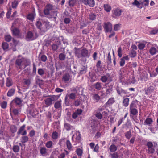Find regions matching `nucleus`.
<instances>
[{"instance_id": "f257e3e1", "label": "nucleus", "mask_w": 158, "mask_h": 158, "mask_svg": "<svg viewBox=\"0 0 158 158\" xmlns=\"http://www.w3.org/2000/svg\"><path fill=\"white\" fill-rule=\"evenodd\" d=\"M74 49L75 50V56L78 58L81 57L88 58L90 56V53L86 48H84L81 50L79 48H77L75 47Z\"/></svg>"}, {"instance_id": "f03ea898", "label": "nucleus", "mask_w": 158, "mask_h": 158, "mask_svg": "<svg viewBox=\"0 0 158 158\" xmlns=\"http://www.w3.org/2000/svg\"><path fill=\"white\" fill-rule=\"evenodd\" d=\"M137 107L135 101H133L129 106V111L131 118H133V116L137 115L138 113Z\"/></svg>"}, {"instance_id": "7ed1b4c3", "label": "nucleus", "mask_w": 158, "mask_h": 158, "mask_svg": "<svg viewBox=\"0 0 158 158\" xmlns=\"http://www.w3.org/2000/svg\"><path fill=\"white\" fill-rule=\"evenodd\" d=\"M59 96L52 95L49 96V98H47L44 100L45 104L47 107L51 105L53 102L56 101L59 98Z\"/></svg>"}, {"instance_id": "20e7f679", "label": "nucleus", "mask_w": 158, "mask_h": 158, "mask_svg": "<svg viewBox=\"0 0 158 158\" xmlns=\"http://www.w3.org/2000/svg\"><path fill=\"white\" fill-rule=\"evenodd\" d=\"M113 78L112 75L109 73H107L105 75L102 76L100 80L103 83H106V82H110L113 81Z\"/></svg>"}, {"instance_id": "39448f33", "label": "nucleus", "mask_w": 158, "mask_h": 158, "mask_svg": "<svg viewBox=\"0 0 158 158\" xmlns=\"http://www.w3.org/2000/svg\"><path fill=\"white\" fill-rule=\"evenodd\" d=\"M24 58L21 57V58H17L15 62V64L16 67L19 69H22V66L23 64Z\"/></svg>"}, {"instance_id": "423d86ee", "label": "nucleus", "mask_w": 158, "mask_h": 158, "mask_svg": "<svg viewBox=\"0 0 158 158\" xmlns=\"http://www.w3.org/2000/svg\"><path fill=\"white\" fill-rule=\"evenodd\" d=\"M122 12V10L119 9L117 8L112 10V16L114 18H117L120 16Z\"/></svg>"}, {"instance_id": "0eeeda50", "label": "nucleus", "mask_w": 158, "mask_h": 158, "mask_svg": "<svg viewBox=\"0 0 158 158\" xmlns=\"http://www.w3.org/2000/svg\"><path fill=\"white\" fill-rule=\"evenodd\" d=\"M43 24L44 25L45 27H43L41 28V32L44 33L47 31L48 29H49L52 27V25L49 24L48 21H44Z\"/></svg>"}, {"instance_id": "6e6552de", "label": "nucleus", "mask_w": 158, "mask_h": 158, "mask_svg": "<svg viewBox=\"0 0 158 158\" xmlns=\"http://www.w3.org/2000/svg\"><path fill=\"white\" fill-rule=\"evenodd\" d=\"M148 148V151L149 153L152 154L154 151L155 149L153 148V144L151 142H148L146 145Z\"/></svg>"}, {"instance_id": "1a4fd4ad", "label": "nucleus", "mask_w": 158, "mask_h": 158, "mask_svg": "<svg viewBox=\"0 0 158 158\" xmlns=\"http://www.w3.org/2000/svg\"><path fill=\"white\" fill-rule=\"evenodd\" d=\"M103 27L106 30V32H111L112 30V25L110 22H108L105 23Z\"/></svg>"}, {"instance_id": "9d476101", "label": "nucleus", "mask_w": 158, "mask_h": 158, "mask_svg": "<svg viewBox=\"0 0 158 158\" xmlns=\"http://www.w3.org/2000/svg\"><path fill=\"white\" fill-rule=\"evenodd\" d=\"M25 125H23L20 127L18 131L17 134L18 135L21 134L22 135H26L27 134V131L25 130Z\"/></svg>"}, {"instance_id": "9b49d317", "label": "nucleus", "mask_w": 158, "mask_h": 158, "mask_svg": "<svg viewBox=\"0 0 158 158\" xmlns=\"http://www.w3.org/2000/svg\"><path fill=\"white\" fill-rule=\"evenodd\" d=\"M13 35L15 36H18L20 35V31L19 28L17 27H13L12 26L11 28Z\"/></svg>"}, {"instance_id": "f8f14e48", "label": "nucleus", "mask_w": 158, "mask_h": 158, "mask_svg": "<svg viewBox=\"0 0 158 158\" xmlns=\"http://www.w3.org/2000/svg\"><path fill=\"white\" fill-rule=\"evenodd\" d=\"M40 152L43 156L46 155L48 154V150L44 147H41L39 149Z\"/></svg>"}, {"instance_id": "ddd939ff", "label": "nucleus", "mask_w": 158, "mask_h": 158, "mask_svg": "<svg viewBox=\"0 0 158 158\" xmlns=\"http://www.w3.org/2000/svg\"><path fill=\"white\" fill-rule=\"evenodd\" d=\"M84 2L85 5H88L91 7H94L95 5V2L94 0H85L84 1Z\"/></svg>"}, {"instance_id": "4468645a", "label": "nucleus", "mask_w": 158, "mask_h": 158, "mask_svg": "<svg viewBox=\"0 0 158 158\" xmlns=\"http://www.w3.org/2000/svg\"><path fill=\"white\" fill-rule=\"evenodd\" d=\"M116 89L118 94L122 96H123L127 93L125 90L118 86L117 87Z\"/></svg>"}, {"instance_id": "2eb2a0df", "label": "nucleus", "mask_w": 158, "mask_h": 158, "mask_svg": "<svg viewBox=\"0 0 158 158\" xmlns=\"http://www.w3.org/2000/svg\"><path fill=\"white\" fill-rule=\"evenodd\" d=\"M61 100H60L56 102L54 104V107L56 109H59L61 107Z\"/></svg>"}, {"instance_id": "dca6fc26", "label": "nucleus", "mask_w": 158, "mask_h": 158, "mask_svg": "<svg viewBox=\"0 0 158 158\" xmlns=\"http://www.w3.org/2000/svg\"><path fill=\"white\" fill-rule=\"evenodd\" d=\"M13 102H15L17 105H20L22 102V100L18 97H16L12 101Z\"/></svg>"}, {"instance_id": "f3484780", "label": "nucleus", "mask_w": 158, "mask_h": 158, "mask_svg": "<svg viewBox=\"0 0 158 158\" xmlns=\"http://www.w3.org/2000/svg\"><path fill=\"white\" fill-rule=\"evenodd\" d=\"M2 47L4 51H7L9 48V44L6 42H3L2 44Z\"/></svg>"}, {"instance_id": "a211bd4d", "label": "nucleus", "mask_w": 158, "mask_h": 158, "mask_svg": "<svg viewBox=\"0 0 158 158\" xmlns=\"http://www.w3.org/2000/svg\"><path fill=\"white\" fill-rule=\"evenodd\" d=\"M29 140V138L27 136L23 135L21 139V142L22 143H24L27 141Z\"/></svg>"}, {"instance_id": "6ab92c4d", "label": "nucleus", "mask_w": 158, "mask_h": 158, "mask_svg": "<svg viewBox=\"0 0 158 158\" xmlns=\"http://www.w3.org/2000/svg\"><path fill=\"white\" fill-rule=\"evenodd\" d=\"M29 114L33 117H35L37 113L36 110L33 108H31L28 110Z\"/></svg>"}, {"instance_id": "aec40b11", "label": "nucleus", "mask_w": 158, "mask_h": 158, "mask_svg": "<svg viewBox=\"0 0 158 158\" xmlns=\"http://www.w3.org/2000/svg\"><path fill=\"white\" fill-rule=\"evenodd\" d=\"M12 85L13 83L12 79L10 78H7L6 83V86L8 87H10Z\"/></svg>"}, {"instance_id": "412c9836", "label": "nucleus", "mask_w": 158, "mask_h": 158, "mask_svg": "<svg viewBox=\"0 0 158 158\" xmlns=\"http://www.w3.org/2000/svg\"><path fill=\"white\" fill-rule=\"evenodd\" d=\"M39 57H40V60L43 62H45L47 60V57L44 55H41V53L39 54Z\"/></svg>"}, {"instance_id": "4be33fe9", "label": "nucleus", "mask_w": 158, "mask_h": 158, "mask_svg": "<svg viewBox=\"0 0 158 158\" xmlns=\"http://www.w3.org/2000/svg\"><path fill=\"white\" fill-rule=\"evenodd\" d=\"M15 89L12 88L9 90L7 93V96L8 97H11L13 96L15 93Z\"/></svg>"}, {"instance_id": "5701e85b", "label": "nucleus", "mask_w": 158, "mask_h": 158, "mask_svg": "<svg viewBox=\"0 0 158 158\" xmlns=\"http://www.w3.org/2000/svg\"><path fill=\"white\" fill-rule=\"evenodd\" d=\"M129 99L128 98H126L123 99V105L125 107H127L129 104Z\"/></svg>"}, {"instance_id": "b1692460", "label": "nucleus", "mask_w": 158, "mask_h": 158, "mask_svg": "<svg viewBox=\"0 0 158 158\" xmlns=\"http://www.w3.org/2000/svg\"><path fill=\"white\" fill-rule=\"evenodd\" d=\"M94 87L96 89L100 90L102 89V86L100 83L97 82L94 84Z\"/></svg>"}, {"instance_id": "393cba45", "label": "nucleus", "mask_w": 158, "mask_h": 158, "mask_svg": "<svg viewBox=\"0 0 158 158\" xmlns=\"http://www.w3.org/2000/svg\"><path fill=\"white\" fill-rule=\"evenodd\" d=\"M109 149L110 151L112 152H114L117 150V147L114 144H112L110 147Z\"/></svg>"}, {"instance_id": "a878e982", "label": "nucleus", "mask_w": 158, "mask_h": 158, "mask_svg": "<svg viewBox=\"0 0 158 158\" xmlns=\"http://www.w3.org/2000/svg\"><path fill=\"white\" fill-rule=\"evenodd\" d=\"M35 25L37 28L39 29L41 31V28L43 27H41L42 26L41 22L39 20L37 21L36 22Z\"/></svg>"}, {"instance_id": "bb28decb", "label": "nucleus", "mask_w": 158, "mask_h": 158, "mask_svg": "<svg viewBox=\"0 0 158 158\" xmlns=\"http://www.w3.org/2000/svg\"><path fill=\"white\" fill-rule=\"evenodd\" d=\"M104 10L107 12H109L111 10V7L108 4H104Z\"/></svg>"}, {"instance_id": "cd10ccee", "label": "nucleus", "mask_w": 158, "mask_h": 158, "mask_svg": "<svg viewBox=\"0 0 158 158\" xmlns=\"http://www.w3.org/2000/svg\"><path fill=\"white\" fill-rule=\"evenodd\" d=\"M35 14L34 13H30L27 16V19L31 21H33L35 18Z\"/></svg>"}, {"instance_id": "c85d7f7f", "label": "nucleus", "mask_w": 158, "mask_h": 158, "mask_svg": "<svg viewBox=\"0 0 158 158\" xmlns=\"http://www.w3.org/2000/svg\"><path fill=\"white\" fill-rule=\"evenodd\" d=\"M59 58L61 61L64 60L66 58V55L64 53H62L59 54Z\"/></svg>"}, {"instance_id": "c756f323", "label": "nucleus", "mask_w": 158, "mask_h": 158, "mask_svg": "<svg viewBox=\"0 0 158 158\" xmlns=\"http://www.w3.org/2000/svg\"><path fill=\"white\" fill-rule=\"evenodd\" d=\"M130 56L131 58L135 57L136 55V52L134 50H132L129 53Z\"/></svg>"}, {"instance_id": "7c9ffc66", "label": "nucleus", "mask_w": 158, "mask_h": 158, "mask_svg": "<svg viewBox=\"0 0 158 158\" xmlns=\"http://www.w3.org/2000/svg\"><path fill=\"white\" fill-rule=\"evenodd\" d=\"M115 102L113 98H111L109 99L106 103V105L110 106L113 104Z\"/></svg>"}, {"instance_id": "2f4dec72", "label": "nucleus", "mask_w": 158, "mask_h": 158, "mask_svg": "<svg viewBox=\"0 0 158 158\" xmlns=\"http://www.w3.org/2000/svg\"><path fill=\"white\" fill-rule=\"evenodd\" d=\"M153 122V121L151 118H148L146 119V120L144 121V123L146 125H150Z\"/></svg>"}, {"instance_id": "473e14b6", "label": "nucleus", "mask_w": 158, "mask_h": 158, "mask_svg": "<svg viewBox=\"0 0 158 158\" xmlns=\"http://www.w3.org/2000/svg\"><path fill=\"white\" fill-rule=\"evenodd\" d=\"M81 139V135L79 132H77L76 133V141L77 143H79L80 142V140Z\"/></svg>"}, {"instance_id": "72a5a7b5", "label": "nucleus", "mask_w": 158, "mask_h": 158, "mask_svg": "<svg viewBox=\"0 0 158 158\" xmlns=\"http://www.w3.org/2000/svg\"><path fill=\"white\" fill-rule=\"evenodd\" d=\"M12 149L14 152L17 153L19 152L20 148L19 146L15 145L13 146Z\"/></svg>"}, {"instance_id": "f704fd0d", "label": "nucleus", "mask_w": 158, "mask_h": 158, "mask_svg": "<svg viewBox=\"0 0 158 158\" xmlns=\"http://www.w3.org/2000/svg\"><path fill=\"white\" fill-rule=\"evenodd\" d=\"M65 128L67 131L70 130L73 128V127L70 125L69 124L65 123L64 124Z\"/></svg>"}, {"instance_id": "c9c22d12", "label": "nucleus", "mask_w": 158, "mask_h": 158, "mask_svg": "<svg viewBox=\"0 0 158 158\" xmlns=\"http://www.w3.org/2000/svg\"><path fill=\"white\" fill-rule=\"evenodd\" d=\"M70 75L69 74H66L64 75L63 77V79L64 81H68L70 79Z\"/></svg>"}, {"instance_id": "e433bc0d", "label": "nucleus", "mask_w": 158, "mask_h": 158, "mask_svg": "<svg viewBox=\"0 0 158 158\" xmlns=\"http://www.w3.org/2000/svg\"><path fill=\"white\" fill-rule=\"evenodd\" d=\"M58 13L57 11H55L54 10L52 11V13L50 14V15L52 16L55 19H56V17L57 16V14Z\"/></svg>"}, {"instance_id": "4c0bfd02", "label": "nucleus", "mask_w": 158, "mask_h": 158, "mask_svg": "<svg viewBox=\"0 0 158 158\" xmlns=\"http://www.w3.org/2000/svg\"><path fill=\"white\" fill-rule=\"evenodd\" d=\"M23 63L24 64V68H25L27 66L29 65L31 63L29 60L24 58Z\"/></svg>"}, {"instance_id": "58836bf2", "label": "nucleus", "mask_w": 158, "mask_h": 158, "mask_svg": "<svg viewBox=\"0 0 158 158\" xmlns=\"http://www.w3.org/2000/svg\"><path fill=\"white\" fill-rule=\"evenodd\" d=\"M112 63L111 56L110 55V53L109 52L108 54V55L107 58V65H110Z\"/></svg>"}, {"instance_id": "ea45409f", "label": "nucleus", "mask_w": 158, "mask_h": 158, "mask_svg": "<svg viewBox=\"0 0 158 158\" xmlns=\"http://www.w3.org/2000/svg\"><path fill=\"white\" fill-rule=\"evenodd\" d=\"M52 137L54 139H56L58 137V133L56 131L53 132L52 134Z\"/></svg>"}, {"instance_id": "a19ab883", "label": "nucleus", "mask_w": 158, "mask_h": 158, "mask_svg": "<svg viewBox=\"0 0 158 158\" xmlns=\"http://www.w3.org/2000/svg\"><path fill=\"white\" fill-rule=\"evenodd\" d=\"M53 145V143L51 141H49L47 142L45 146L48 148H52Z\"/></svg>"}, {"instance_id": "79ce46f5", "label": "nucleus", "mask_w": 158, "mask_h": 158, "mask_svg": "<svg viewBox=\"0 0 158 158\" xmlns=\"http://www.w3.org/2000/svg\"><path fill=\"white\" fill-rule=\"evenodd\" d=\"M19 3V2L17 0H14L12 3V7L13 8H16Z\"/></svg>"}, {"instance_id": "37998d69", "label": "nucleus", "mask_w": 158, "mask_h": 158, "mask_svg": "<svg viewBox=\"0 0 158 158\" xmlns=\"http://www.w3.org/2000/svg\"><path fill=\"white\" fill-rule=\"evenodd\" d=\"M17 127L15 125L11 126L10 127V130L11 132L14 133L16 132L17 130Z\"/></svg>"}, {"instance_id": "c03bdc74", "label": "nucleus", "mask_w": 158, "mask_h": 158, "mask_svg": "<svg viewBox=\"0 0 158 158\" xmlns=\"http://www.w3.org/2000/svg\"><path fill=\"white\" fill-rule=\"evenodd\" d=\"M131 135V132L130 131H129L125 133V137L128 139H130Z\"/></svg>"}, {"instance_id": "a18cd8bd", "label": "nucleus", "mask_w": 158, "mask_h": 158, "mask_svg": "<svg viewBox=\"0 0 158 158\" xmlns=\"http://www.w3.org/2000/svg\"><path fill=\"white\" fill-rule=\"evenodd\" d=\"M67 97L69 96L70 99L74 100L76 98V94L74 93H70L69 95L67 94Z\"/></svg>"}, {"instance_id": "49530a36", "label": "nucleus", "mask_w": 158, "mask_h": 158, "mask_svg": "<svg viewBox=\"0 0 158 158\" xmlns=\"http://www.w3.org/2000/svg\"><path fill=\"white\" fill-rule=\"evenodd\" d=\"M149 52L151 55H154L156 52V50L155 48L152 47L151 48Z\"/></svg>"}, {"instance_id": "de8ad7c7", "label": "nucleus", "mask_w": 158, "mask_h": 158, "mask_svg": "<svg viewBox=\"0 0 158 158\" xmlns=\"http://www.w3.org/2000/svg\"><path fill=\"white\" fill-rule=\"evenodd\" d=\"M33 35L32 32L31 31H29L27 32L26 37L27 39H31L32 38Z\"/></svg>"}, {"instance_id": "09e8293b", "label": "nucleus", "mask_w": 158, "mask_h": 158, "mask_svg": "<svg viewBox=\"0 0 158 158\" xmlns=\"http://www.w3.org/2000/svg\"><path fill=\"white\" fill-rule=\"evenodd\" d=\"M31 80L29 79H24L23 83L25 85L29 86L31 84Z\"/></svg>"}, {"instance_id": "8fccbe9b", "label": "nucleus", "mask_w": 158, "mask_h": 158, "mask_svg": "<svg viewBox=\"0 0 158 158\" xmlns=\"http://www.w3.org/2000/svg\"><path fill=\"white\" fill-rule=\"evenodd\" d=\"M86 70V68L85 66H82L80 68V73L81 74H83L85 73Z\"/></svg>"}, {"instance_id": "3c124183", "label": "nucleus", "mask_w": 158, "mask_h": 158, "mask_svg": "<svg viewBox=\"0 0 158 158\" xmlns=\"http://www.w3.org/2000/svg\"><path fill=\"white\" fill-rule=\"evenodd\" d=\"M153 90V89L152 87L150 86L148 87L147 89L145 90V93L148 94L149 93L151 92Z\"/></svg>"}, {"instance_id": "603ef678", "label": "nucleus", "mask_w": 158, "mask_h": 158, "mask_svg": "<svg viewBox=\"0 0 158 158\" xmlns=\"http://www.w3.org/2000/svg\"><path fill=\"white\" fill-rule=\"evenodd\" d=\"M64 22L66 24H68L70 23L71 20L70 18L68 17H65L64 18Z\"/></svg>"}, {"instance_id": "864d4df0", "label": "nucleus", "mask_w": 158, "mask_h": 158, "mask_svg": "<svg viewBox=\"0 0 158 158\" xmlns=\"http://www.w3.org/2000/svg\"><path fill=\"white\" fill-rule=\"evenodd\" d=\"M45 73L44 71L41 68H40L38 69V73L40 76L43 75Z\"/></svg>"}, {"instance_id": "5fc2aeb1", "label": "nucleus", "mask_w": 158, "mask_h": 158, "mask_svg": "<svg viewBox=\"0 0 158 158\" xmlns=\"http://www.w3.org/2000/svg\"><path fill=\"white\" fill-rule=\"evenodd\" d=\"M12 39V37L10 35H7L5 37V40L7 42H10Z\"/></svg>"}, {"instance_id": "6e6d98bb", "label": "nucleus", "mask_w": 158, "mask_h": 158, "mask_svg": "<svg viewBox=\"0 0 158 158\" xmlns=\"http://www.w3.org/2000/svg\"><path fill=\"white\" fill-rule=\"evenodd\" d=\"M118 55L119 57L121 58L122 57V50L121 47H120L118 49Z\"/></svg>"}, {"instance_id": "4d7b16f0", "label": "nucleus", "mask_w": 158, "mask_h": 158, "mask_svg": "<svg viewBox=\"0 0 158 158\" xmlns=\"http://www.w3.org/2000/svg\"><path fill=\"white\" fill-rule=\"evenodd\" d=\"M33 68L32 70V75L34 76L35 75L36 73V65L34 63H33Z\"/></svg>"}, {"instance_id": "13d9d810", "label": "nucleus", "mask_w": 158, "mask_h": 158, "mask_svg": "<svg viewBox=\"0 0 158 158\" xmlns=\"http://www.w3.org/2000/svg\"><path fill=\"white\" fill-rule=\"evenodd\" d=\"M76 2L75 0H70L69 1V6L71 7L73 6Z\"/></svg>"}, {"instance_id": "bf43d9fd", "label": "nucleus", "mask_w": 158, "mask_h": 158, "mask_svg": "<svg viewBox=\"0 0 158 158\" xmlns=\"http://www.w3.org/2000/svg\"><path fill=\"white\" fill-rule=\"evenodd\" d=\"M111 158H118L119 157L118 154L117 152H115L113 154H110Z\"/></svg>"}, {"instance_id": "052dcab7", "label": "nucleus", "mask_w": 158, "mask_h": 158, "mask_svg": "<svg viewBox=\"0 0 158 158\" xmlns=\"http://www.w3.org/2000/svg\"><path fill=\"white\" fill-rule=\"evenodd\" d=\"M141 4L145 6L149 4V1L148 0H143L141 3Z\"/></svg>"}, {"instance_id": "680f3d73", "label": "nucleus", "mask_w": 158, "mask_h": 158, "mask_svg": "<svg viewBox=\"0 0 158 158\" xmlns=\"http://www.w3.org/2000/svg\"><path fill=\"white\" fill-rule=\"evenodd\" d=\"M66 145L67 147L68 148V149L69 150L72 147V145L71 144L69 141V140H68L66 141Z\"/></svg>"}, {"instance_id": "e2e57ef3", "label": "nucleus", "mask_w": 158, "mask_h": 158, "mask_svg": "<svg viewBox=\"0 0 158 158\" xmlns=\"http://www.w3.org/2000/svg\"><path fill=\"white\" fill-rule=\"evenodd\" d=\"M7 103L6 101H3L1 103V107L2 108L5 109L6 107Z\"/></svg>"}, {"instance_id": "0e129e2a", "label": "nucleus", "mask_w": 158, "mask_h": 158, "mask_svg": "<svg viewBox=\"0 0 158 158\" xmlns=\"http://www.w3.org/2000/svg\"><path fill=\"white\" fill-rule=\"evenodd\" d=\"M93 98L94 100L98 102L100 99V97L98 94H95L93 96Z\"/></svg>"}, {"instance_id": "69168bd1", "label": "nucleus", "mask_w": 158, "mask_h": 158, "mask_svg": "<svg viewBox=\"0 0 158 158\" xmlns=\"http://www.w3.org/2000/svg\"><path fill=\"white\" fill-rule=\"evenodd\" d=\"M89 18L91 20H94L96 19V15L94 14H92L89 15Z\"/></svg>"}, {"instance_id": "338daca9", "label": "nucleus", "mask_w": 158, "mask_h": 158, "mask_svg": "<svg viewBox=\"0 0 158 158\" xmlns=\"http://www.w3.org/2000/svg\"><path fill=\"white\" fill-rule=\"evenodd\" d=\"M101 64V61H98L96 64V67H97V69H100L102 68Z\"/></svg>"}, {"instance_id": "774afa93", "label": "nucleus", "mask_w": 158, "mask_h": 158, "mask_svg": "<svg viewBox=\"0 0 158 158\" xmlns=\"http://www.w3.org/2000/svg\"><path fill=\"white\" fill-rule=\"evenodd\" d=\"M76 153L78 156H81L82 153V151L80 148H78L76 150Z\"/></svg>"}]
</instances>
